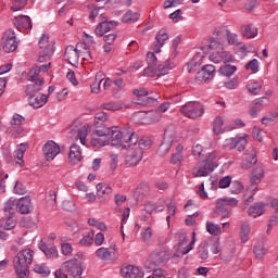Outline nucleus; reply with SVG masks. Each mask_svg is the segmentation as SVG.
Returning <instances> with one entry per match:
<instances>
[{
    "mask_svg": "<svg viewBox=\"0 0 278 278\" xmlns=\"http://www.w3.org/2000/svg\"><path fill=\"white\" fill-rule=\"evenodd\" d=\"M166 40H168V31H166V28H162L155 36V42L153 45L155 53H162V47L166 45Z\"/></svg>",
    "mask_w": 278,
    "mask_h": 278,
    "instance_id": "b1692460",
    "label": "nucleus"
},
{
    "mask_svg": "<svg viewBox=\"0 0 278 278\" xmlns=\"http://www.w3.org/2000/svg\"><path fill=\"white\" fill-rule=\"evenodd\" d=\"M214 36H217L218 38H226L228 45H236V42H238V35L231 33L227 26L216 27Z\"/></svg>",
    "mask_w": 278,
    "mask_h": 278,
    "instance_id": "dca6fc26",
    "label": "nucleus"
},
{
    "mask_svg": "<svg viewBox=\"0 0 278 278\" xmlns=\"http://www.w3.org/2000/svg\"><path fill=\"white\" fill-rule=\"evenodd\" d=\"M43 154L47 162H53L55 156L60 155V146L54 141H48L43 147Z\"/></svg>",
    "mask_w": 278,
    "mask_h": 278,
    "instance_id": "a211bd4d",
    "label": "nucleus"
},
{
    "mask_svg": "<svg viewBox=\"0 0 278 278\" xmlns=\"http://www.w3.org/2000/svg\"><path fill=\"white\" fill-rule=\"evenodd\" d=\"M237 71H238V67H236V65H229V64H225L219 68V73L224 77H231V75H233V73H236Z\"/></svg>",
    "mask_w": 278,
    "mask_h": 278,
    "instance_id": "8fccbe9b",
    "label": "nucleus"
},
{
    "mask_svg": "<svg viewBox=\"0 0 278 278\" xmlns=\"http://www.w3.org/2000/svg\"><path fill=\"white\" fill-rule=\"evenodd\" d=\"M34 262V250L27 248L13 257V266L18 278L29 277V266Z\"/></svg>",
    "mask_w": 278,
    "mask_h": 278,
    "instance_id": "7ed1b4c3",
    "label": "nucleus"
},
{
    "mask_svg": "<svg viewBox=\"0 0 278 278\" xmlns=\"http://www.w3.org/2000/svg\"><path fill=\"white\" fill-rule=\"evenodd\" d=\"M137 194H141L142 197H149L150 192H151V187H149V184L147 182H141L137 190H136Z\"/></svg>",
    "mask_w": 278,
    "mask_h": 278,
    "instance_id": "4d7b16f0",
    "label": "nucleus"
},
{
    "mask_svg": "<svg viewBox=\"0 0 278 278\" xmlns=\"http://www.w3.org/2000/svg\"><path fill=\"white\" fill-rule=\"evenodd\" d=\"M109 136L110 128L108 126H99V123H96V128L91 131V146L97 149L106 147V144H110Z\"/></svg>",
    "mask_w": 278,
    "mask_h": 278,
    "instance_id": "39448f33",
    "label": "nucleus"
},
{
    "mask_svg": "<svg viewBox=\"0 0 278 278\" xmlns=\"http://www.w3.org/2000/svg\"><path fill=\"white\" fill-rule=\"evenodd\" d=\"M42 86H45V80L30 81L26 86L25 92L27 97L38 94L42 90Z\"/></svg>",
    "mask_w": 278,
    "mask_h": 278,
    "instance_id": "7c9ffc66",
    "label": "nucleus"
},
{
    "mask_svg": "<svg viewBox=\"0 0 278 278\" xmlns=\"http://www.w3.org/2000/svg\"><path fill=\"white\" fill-rule=\"evenodd\" d=\"M97 194L101 201H108L112 194V187L105 182H99L97 185Z\"/></svg>",
    "mask_w": 278,
    "mask_h": 278,
    "instance_id": "cd10ccee",
    "label": "nucleus"
},
{
    "mask_svg": "<svg viewBox=\"0 0 278 278\" xmlns=\"http://www.w3.org/2000/svg\"><path fill=\"white\" fill-rule=\"evenodd\" d=\"M121 275L124 278H142L144 277V271L140 267L129 265L121 270Z\"/></svg>",
    "mask_w": 278,
    "mask_h": 278,
    "instance_id": "393cba45",
    "label": "nucleus"
},
{
    "mask_svg": "<svg viewBox=\"0 0 278 278\" xmlns=\"http://www.w3.org/2000/svg\"><path fill=\"white\" fill-rule=\"evenodd\" d=\"M249 216L252 218H257V216H262L264 214V205L262 204H254L249 207L248 210Z\"/></svg>",
    "mask_w": 278,
    "mask_h": 278,
    "instance_id": "58836bf2",
    "label": "nucleus"
},
{
    "mask_svg": "<svg viewBox=\"0 0 278 278\" xmlns=\"http://www.w3.org/2000/svg\"><path fill=\"white\" fill-rule=\"evenodd\" d=\"M128 154L126 155V165L128 167H134V166H138L140 164V162H142V157L144 155V152H142L141 149L135 148L134 146H131L130 148H128Z\"/></svg>",
    "mask_w": 278,
    "mask_h": 278,
    "instance_id": "f8f14e48",
    "label": "nucleus"
},
{
    "mask_svg": "<svg viewBox=\"0 0 278 278\" xmlns=\"http://www.w3.org/2000/svg\"><path fill=\"white\" fill-rule=\"evenodd\" d=\"M140 18V13L131 10L127 11L122 17L123 23H136Z\"/></svg>",
    "mask_w": 278,
    "mask_h": 278,
    "instance_id": "79ce46f5",
    "label": "nucleus"
},
{
    "mask_svg": "<svg viewBox=\"0 0 278 278\" xmlns=\"http://www.w3.org/2000/svg\"><path fill=\"white\" fill-rule=\"evenodd\" d=\"M16 212L20 214H31L34 206L31 205V199L29 197H23L16 202Z\"/></svg>",
    "mask_w": 278,
    "mask_h": 278,
    "instance_id": "412c9836",
    "label": "nucleus"
},
{
    "mask_svg": "<svg viewBox=\"0 0 278 278\" xmlns=\"http://www.w3.org/2000/svg\"><path fill=\"white\" fill-rule=\"evenodd\" d=\"M40 75V70H38V66H34L28 72V81H42V78L38 77Z\"/></svg>",
    "mask_w": 278,
    "mask_h": 278,
    "instance_id": "5fc2aeb1",
    "label": "nucleus"
},
{
    "mask_svg": "<svg viewBox=\"0 0 278 278\" xmlns=\"http://www.w3.org/2000/svg\"><path fill=\"white\" fill-rule=\"evenodd\" d=\"M0 227L7 231L14 229V227H16L15 216L13 214L4 213V216L0 218Z\"/></svg>",
    "mask_w": 278,
    "mask_h": 278,
    "instance_id": "bb28decb",
    "label": "nucleus"
},
{
    "mask_svg": "<svg viewBox=\"0 0 278 278\" xmlns=\"http://www.w3.org/2000/svg\"><path fill=\"white\" fill-rule=\"evenodd\" d=\"M247 71H252L253 73H257L260 71V61L257 59H253L245 65Z\"/></svg>",
    "mask_w": 278,
    "mask_h": 278,
    "instance_id": "0e129e2a",
    "label": "nucleus"
},
{
    "mask_svg": "<svg viewBox=\"0 0 278 278\" xmlns=\"http://www.w3.org/2000/svg\"><path fill=\"white\" fill-rule=\"evenodd\" d=\"M61 270L65 273L70 278H81L84 268H81V263L77 258H72L62 263Z\"/></svg>",
    "mask_w": 278,
    "mask_h": 278,
    "instance_id": "6e6552de",
    "label": "nucleus"
},
{
    "mask_svg": "<svg viewBox=\"0 0 278 278\" xmlns=\"http://www.w3.org/2000/svg\"><path fill=\"white\" fill-rule=\"evenodd\" d=\"M242 31L245 38H255L257 36V28L252 26H244Z\"/></svg>",
    "mask_w": 278,
    "mask_h": 278,
    "instance_id": "052dcab7",
    "label": "nucleus"
},
{
    "mask_svg": "<svg viewBox=\"0 0 278 278\" xmlns=\"http://www.w3.org/2000/svg\"><path fill=\"white\" fill-rule=\"evenodd\" d=\"M232 147L233 149H237V151H244V149H247V139H232Z\"/></svg>",
    "mask_w": 278,
    "mask_h": 278,
    "instance_id": "13d9d810",
    "label": "nucleus"
},
{
    "mask_svg": "<svg viewBox=\"0 0 278 278\" xmlns=\"http://www.w3.org/2000/svg\"><path fill=\"white\" fill-rule=\"evenodd\" d=\"M249 233H251V226L249 225V223H243L240 230V238L243 244H245V242H249Z\"/></svg>",
    "mask_w": 278,
    "mask_h": 278,
    "instance_id": "c03bdc74",
    "label": "nucleus"
},
{
    "mask_svg": "<svg viewBox=\"0 0 278 278\" xmlns=\"http://www.w3.org/2000/svg\"><path fill=\"white\" fill-rule=\"evenodd\" d=\"M216 157V151H213L204 161L198 163L192 169L193 177H207V175L214 173V169L218 168L219 165Z\"/></svg>",
    "mask_w": 278,
    "mask_h": 278,
    "instance_id": "20e7f679",
    "label": "nucleus"
},
{
    "mask_svg": "<svg viewBox=\"0 0 278 278\" xmlns=\"http://www.w3.org/2000/svg\"><path fill=\"white\" fill-rule=\"evenodd\" d=\"M170 147H173V143L166 141L163 139L162 143L160 144L159 149L156 150V153L160 157H164L170 151Z\"/></svg>",
    "mask_w": 278,
    "mask_h": 278,
    "instance_id": "de8ad7c7",
    "label": "nucleus"
},
{
    "mask_svg": "<svg viewBox=\"0 0 278 278\" xmlns=\"http://www.w3.org/2000/svg\"><path fill=\"white\" fill-rule=\"evenodd\" d=\"M39 249L40 251H42V253H45L48 260H58V257L60 256V253L58 252V248L55 247L48 248L47 244L41 243L39 245Z\"/></svg>",
    "mask_w": 278,
    "mask_h": 278,
    "instance_id": "473e14b6",
    "label": "nucleus"
},
{
    "mask_svg": "<svg viewBox=\"0 0 278 278\" xmlns=\"http://www.w3.org/2000/svg\"><path fill=\"white\" fill-rule=\"evenodd\" d=\"M168 103H163L160 105L157 111H152L150 113V116H154L153 121L154 123H157V121H160V118H162V113L167 112L168 111Z\"/></svg>",
    "mask_w": 278,
    "mask_h": 278,
    "instance_id": "09e8293b",
    "label": "nucleus"
},
{
    "mask_svg": "<svg viewBox=\"0 0 278 278\" xmlns=\"http://www.w3.org/2000/svg\"><path fill=\"white\" fill-rule=\"evenodd\" d=\"M249 92L251 94H258L260 92H262V85H260L257 81L252 80L251 83L248 84L247 86Z\"/></svg>",
    "mask_w": 278,
    "mask_h": 278,
    "instance_id": "864d4df0",
    "label": "nucleus"
},
{
    "mask_svg": "<svg viewBox=\"0 0 278 278\" xmlns=\"http://www.w3.org/2000/svg\"><path fill=\"white\" fill-rule=\"evenodd\" d=\"M180 138L181 137L179 136V132H177V127H175V125H168L165 128L163 140H165L166 142L173 144L175 142H179Z\"/></svg>",
    "mask_w": 278,
    "mask_h": 278,
    "instance_id": "a878e982",
    "label": "nucleus"
},
{
    "mask_svg": "<svg viewBox=\"0 0 278 278\" xmlns=\"http://www.w3.org/2000/svg\"><path fill=\"white\" fill-rule=\"evenodd\" d=\"M13 25L18 31H29L33 27L31 18L27 15H20L13 18Z\"/></svg>",
    "mask_w": 278,
    "mask_h": 278,
    "instance_id": "6ab92c4d",
    "label": "nucleus"
},
{
    "mask_svg": "<svg viewBox=\"0 0 278 278\" xmlns=\"http://www.w3.org/2000/svg\"><path fill=\"white\" fill-rule=\"evenodd\" d=\"M180 112L184 116H187V118H192L195 121V118H201L203 114H205V109L203 108V104L200 102H187L185 105L180 108Z\"/></svg>",
    "mask_w": 278,
    "mask_h": 278,
    "instance_id": "0eeeda50",
    "label": "nucleus"
},
{
    "mask_svg": "<svg viewBox=\"0 0 278 278\" xmlns=\"http://www.w3.org/2000/svg\"><path fill=\"white\" fill-rule=\"evenodd\" d=\"M96 255L99 257V260H109V257L112 255V252L108 248H99L96 251Z\"/></svg>",
    "mask_w": 278,
    "mask_h": 278,
    "instance_id": "bf43d9fd",
    "label": "nucleus"
},
{
    "mask_svg": "<svg viewBox=\"0 0 278 278\" xmlns=\"http://www.w3.org/2000/svg\"><path fill=\"white\" fill-rule=\"evenodd\" d=\"M222 38L223 37L212 38L210 40L208 48L211 49V51H216V49H218V51L225 50V42L220 41Z\"/></svg>",
    "mask_w": 278,
    "mask_h": 278,
    "instance_id": "a19ab883",
    "label": "nucleus"
},
{
    "mask_svg": "<svg viewBox=\"0 0 278 278\" xmlns=\"http://www.w3.org/2000/svg\"><path fill=\"white\" fill-rule=\"evenodd\" d=\"M16 199H10L5 204H4V214H12L14 216V211L16 210Z\"/></svg>",
    "mask_w": 278,
    "mask_h": 278,
    "instance_id": "603ef678",
    "label": "nucleus"
},
{
    "mask_svg": "<svg viewBox=\"0 0 278 278\" xmlns=\"http://www.w3.org/2000/svg\"><path fill=\"white\" fill-rule=\"evenodd\" d=\"M49 101V96L38 93V94H33L28 96V104L30 108H34L35 110H38L42 108V105H46V103Z\"/></svg>",
    "mask_w": 278,
    "mask_h": 278,
    "instance_id": "5701e85b",
    "label": "nucleus"
},
{
    "mask_svg": "<svg viewBox=\"0 0 278 278\" xmlns=\"http://www.w3.org/2000/svg\"><path fill=\"white\" fill-rule=\"evenodd\" d=\"M190 239H188V235L182 232L179 235V253H181V255H188V253H190L192 251V249H194V242L197 241V238H195V233L192 232V240L190 241V243L188 244ZM186 244H188L186 247ZM181 247H186V248H181Z\"/></svg>",
    "mask_w": 278,
    "mask_h": 278,
    "instance_id": "2eb2a0df",
    "label": "nucleus"
},
{
    "mask_svg": "<svg viewBox=\"0 0 278 278\" xmlns=\"http://www.w3.org/2000/svg\"><path fill=\"white\" fill-rule=\"evenodd\" d=\"M223 125H225V122L220 116L215 117L213 122V131L216 136H219V134H223Z\"/></svg>",
    "mask_w": 278,
    "mask_h": 278,
    "instance_id": "3c124183",
    "label": "nucleus"
},
{
    "mask_svg": "<svg viewBox=\"0 0 278 278\" xmlns=\"http://www.w3.org/2000/svg\"><path fill=\"white\" fill-rule=\"evenodd\" d=\"M268 105V99L266 97H263L260 101H256L254 106L250 110V115L252 118L257 117V112H260V108L262 105Z\"/></svg>",
    "mask_w": 278,
    "mask_h": 278,
    "instance_id": "ea45409f",
    "label": "nucleus"
},
{
    "mask_svg": "<svg viewBox=\"0 0 278 278\" xmlns=\"http://www.w3.org/2000/svg\"><path fill=\"white\" fill-rule=\"evenodd\" d=\"M198 256L200 260H207L210 257V243L204 241L199 244Z\"/></svg>",
    "mask_w": 278,
    "mask_h": 278,
    "instance_id": "f704fd0d",
    "label": "nucleus"
},
{
    "mask_svg": "<svg viewBox=\"0 0 278 278\" xmlns=\"http://www.w3.org/2000/svg\"><path fill=\"white\" fill-rule=\"evenodd\" d=\"M116 25L117 23L114 21L108 22L106 17L102 18V22L98 24V26L94 29V34L96 36H103V33H101V27H103V29H106V31H112V29H116Z\"/></svg>",
    "mask_w": 278,
    "mask_h": 278,
    "instance_id": "c756f323",
    "label": "nucleus"
},
{
    "mask_svg": "<svg viewBox=\"0 0 278 278\" xmlns=\"http://www.w3.org/2000/svg\"><path fill=\"white\" fill-rule=\"evenodd\" d=\"M208 60L211 62H214V64H220V62H224V64H227V62H231L232 56H231V53L225 50H217L208 56Z\"/></svg>",
    "mask_w": 278,
    "mask_h": 278,
    "instance_id": "aec40b11",
    "label": "nucleus"
},
{
    "mask_svg": "<svg viewBox=\"0 0 278 278\" xmlns=\"http://www.w3.org/2000/svg\"><path fill=\"white\" fill-rule=\"evenodd\" d=\"M277 116H278V111L269 113L265 117L262 118V124L268 125L269 123H273V121H275V118H277Z\"/></svg>",
    "mask_w": 278,
    "mask_h": 278,
    "instance_id": "338daca9",
    "label": "nucleus"
},
{
    "mask_svg": "<svg viewBox=\"0 0 278 278\" xmlns=\"http://www.w3.org/2000/svg\"><path fill=\"white\" fill-rule=\"evenodd\" d=\"M13 192L14 194H25V192H27V188H25L22 182L15 181Z\"/></svg>",
    "mask_w": 278,
    "mask_h": 278,
    "instance_id": "774afa93",
    "label": "nucleus"
},
{
    "mask_svg": "<svg viewBox=\"0 0 278 278\" xmlns=\"http://www.w3.org/2000/svg\"><path fill=\"white\" fill-rule=\"evenodd\" d=\"M25 117L21 116L20 114H14L11 118V127H13V129H17V134H23V128H21V125H23Z\"/></svg>",
    "mask_w": 278,
    "mask_h": 278,
    "instance_id": "c9c22d12",
    "label": "nucleus"
},
{
    "mask_svg": "<svg viewBox=\"0 0 278 278\" xmlns=\"http://www.w3.org/2000/svg\"><path fill=\"white\" fill-rule=\"evenodd\" d=\"M153 144V140L149 137H141L138 139L137 137V142L130 143V147H135L136 149H140L142 153H144V149H151Z\"/></svg>",
    "mask_w": 278,
    "mask_h": 278,
    "instance_id": "2f4dec72",
    "label": "nucleus"
},
{
    "mask_svg": "<svg viewBox=\"0 0 278 278\" xmlns=\"http://www.w3.org/2000/svg\"><path fill=\"white\" fill-rule=\"evenodd\" d=\"M94 244V230L89 231L79 240L80 247H92Z\"/></svg>",
    "mask_w": 278,
    "mask_h": 278,
    "instance_id": "4c0bfd02",
    "label": "nucleus"
},
{
    "mask_svg": "<svg viewBox=\"0 0 278 278\" xmlns=\"http://www.w3.org/2000/svg\"><path fill=\"white\" fill-rule=\"evenodd\" d=\"M214 75H216V67L212 64H206L201 67V71L197 72L194 81L198 85L207 84V81L214 79Z\"/></svg>",
    "mask_w": 278,
    "mask_h": 278,
    "instance_id": "9d476101",
    "label": "nucleus"
},
{
    "mask_svg": "<svg viewBox=\"0 0 278 278\" xmlns=\"http://www.w3.org/2000/svg\"><path fill=\"white\" fill-rule=\"evenodd\" d=\"M206 231L211 236H220L223 233L220 226L218 224H214L212 222H206Z\"/></svg>",
    "mask_w": 278,
    "mask_h": 278,
    "instance_id": "49530a36",
    "label": "nucleus"
},
{
    "mask_svg": "<svg viewBox=\"0 0 278 278\" xmlns=\"http://www.w3.org/2000/svg\"><path fill=\"white\" fill-rule=\"evenodd\" d=\"M168 260H170V253L167 250H160L151 254L150 264L153 266H164Z\"/></svg>",
    "mask_w": 278,
    "mask_h": 278,
    "instance_id": "f3484780",
    "label": "nucleus"
},
{
    "mask_svg": "<svg viewBox=\"0 0 278 278\" xmlns=\"http://www.w3.org/2000/svg\"><path fill=\"white\" fill-rule=\"evenodd\" d=\"M253 253L257 260H264L266 255V247L264 244H257L254 247Z\"/></svg>",
    "mask_w": 278,
    "mask_h": 278,
    "instance_id": "6e6d98bb",
    "label": "nucleus"
},
{
    "mask_svg": "<svg viewBox=\"0 0 278 278\" xmlns=\"http://www.w3.org/2000/svg\"><path fill=\"white\" fill-rule=\"evenodd\" d=\"M81 49H86V43H77L76 47L68 46L65 49L64 60H66V62H68L70 64H77V62H79Z\"/></svg>",
    "mask_w": 278,
    "mask_h": 278,
    "instance_id": "9b49d317",
    "label": "nucleus"
},
{
    "mask_svg": "<svg viewBox=\"0 0 278 278\" xmlns=\"http://www.w3.org/2000/svg\"><path fill=\"white\" fill-rule=\"evenodd\" d=\"M61 251L63 255L71 257L73 255V245L71 243H63L61 244Z\"/></svg>",
    "mask_w": 278,
    "mask_h": 278,
    "instance_id": "69168bd1",
    "label": "nucleus"
},
{
    "mask_svg": "<svg viewBox=\"0 0 278 278\" xmlns=\"http://www.w3.org/2000/svg\"><path fill=\"white\" fill-rule=\"evenodd\" d=\"M255 164H257V152H255V148H250L243 154L241 168H243V170H249V168H253Z\"/></svg>",
    "mask_w": 278,
    "mask_h": 278,
    "instance_id": "ddd939ff",
    "label": "nucleus"
},
{
    "mask_svg": "<svg viewBox=\"0 0 278 278\" xmlns=\"http://www.w3.org/2000/svg\"><path fill=\"white\" fill-rule=\"evenodd\" d=\"M141 238L143 242H149L153 238V229L151 227L143 228L141 231Z\"/></svg>",
    "mask_w": 278,
    "mask_h": 278,
    "instance_id": "e2e57ef3",
    "label": "nucleus"
},
{
    "mask_svg": "<svg viewBox=\"0 0 278 278\" xmlns=\"http://www.w3.org/2000/svg\"><path fill=\"white\" fill-rule=\"evenodd\" d=\"M147 214H152L153 212L160 213L164 212V206L162 204L147 202L143 207Z\"/></svg>",
    "mask_w": 278,
    "mask_h": 278,
    "instance_id": "e433bc0d",
    "label": "nucleus"
},
{
    "mask_svg": "<svg viewBox=\"0 0 278 278\" xmlns=\"http://www.w3.org/2000/svg\"><path fill=\"white\" fill-rule=\"evenodd\" d=\"M53 53H55V43L53 41L50 42L47 35H42L39 40L38 62L42 63L51 60Z\"/></svg>",
    "mask_w": 278,
    "mask_h": 278,
    "instance_id": "423d86ee",
    "label": "nucleus"
},
{
    "mask_svg": "<svg viewBox=\"0 0 278 278\" xmlns=\"http://www.w3.org/2000/svg\"><path fill=\"white\" fill-rule=\"evenodd\" d=\"M147 64L148 66L143 70L147 77H164L168 75V71L175 68V63H172L170 59L157 65V56L154 52L147 53Z\"/></svg>",
    "mask_w": 278,
    "mask_h": 278,
    "instance_id": "f257e3e1",
    "label": "nucleus"
},
{
    "mask_svg": "<svg viewBox=\"0 0 278 278\" xmlns=\"http://www.w3.org/2000/svg\"><path fill=\"white\" fill-rule=\"evenodd\" d=\"M68 157H70L71 164H78V162H81V159H83L81 148L78 144L73 143L70 147Z\"/></svg>",
    "mask_w": 278,
    "mask_h": 278,
    "instance_id": "c85d7f7f",
    "label": "nucleus"
},
{
    "mask_svg": "<svg viewBox=\"0 0 278 278\" xmlns=\"http://www.w3.org/2000/svg\"><path fill=\"white\" fill-rule=\"evenodd\" d=\"M88 137V125H85L83 128L78 129L77 138H79L80 143L86 146V138Z\"/></svg>",
    "mask_w": 278,
    "mask_h": 278,
    "instance_id": "680f3d73",
    "label": "nucleus"
},
{
    "mask_svg": "<svg viewBox=\"0 0 278 278\" xmlns=\"http://www.w3.org/2000/svg\"><path fill=\"white\" fill-rule=\"evenodd\" d=\"M215 212L224 218H231V208L225 203L223 198L215 201Z\"/></svg>",
    "mask_w": 278,
    "mask_h": 278,
    "instance_id": "4be33fe9",
    "label": "nucleus"
},
{
    "mask_svg": "<svg viewBox=\"0 0 278 278\" xmlns=\"http://www.w3.org/2000/svg\"><path fill=\"white\" fill-rule=\"evenodd\" d=\"M132 94H135V97H138L137 105H153V103L157 101V98L148 97L149 91L146 88L135 89L132 91Z\"/></svg>",
    "mask_w": 278,
    "mask_h": 278,
    "instance_id": "4468645a",
    "label": "nucleus"
},
{
    "mask_svg": "<svg viewBox=\"0 0 278 278\" xmlns=\"http://www.w3.org/2000/svg\"><path fill=\"white\" fill-rule=\"evenodd\" d=\"M109 129V144L112 147H122V149H129L131 144L138 142V135L136 132H123L117 126L108 127Z\"/></svg>",
    "mask_w": 278,
    "mask_h": 278,
    "instance_id": "f03ea898",
    "label": "nucleus"
},
{
    "mask_svg": "<svg viewBox=\"0 0 278 278\" xmlns=\"http://www.w3.org/2000/svg\"><path fill=\"white\" fill-rule=\"evenodd\" d=\"M264 177V168L256 167L252 172V190H255L257 188V184L262 180Z\"/></svg>",
    "mask_w": 278,
    "mask_h": 278,
    "instance_id": "72a5a7b5",
    "label": "nucleus"
},
{
    "mask_svg": "<svg viewBox=\"0 0 278 278\" xmlns=\"http://www.w3.org/2000/svg\"><path fill=\"white\" fill-rule=\"evenodd\" d=\"M182 152H184V146L178 144L176 147V153L172 154L170 163L181 164V160H184V155L181 154Z\"/></svg>",
    "mask_w": 278,
    "mask_h": 278,
    "instance_id": "37998d69",
    "label": "nucleus"
},
{
    "mask_svg": "<svg viewBox=\"0 0 278 278\" xmlns=\"http://www.w3.org/2000/svg\"><path fill=\"white\" fill-rule=\"evenodd\" d=\"M33 270L37 273V275H41V277H49V275H51V270H49V267H47L45 263L35 265Z\"/></svg>",
    "mask_w": 278,
    "mask_h": 278,
    "instance_id": "a18cd8bd",
    "label": "nucleus"
},
{
    "mask_svg": "<svg viewBox=\"0 0 278 278\" xmlns=\"http://www.w3.org/2000/svg\"><path fill=\"white\" fill-rule=\"evenodd\" d=\"M2 48L5 53H12L15 49H18V40L14 29L9 28L2 34Z\"/></svg>",
    "mask_w": 278,
    "mask_h": 278,
    "instance_id": "1a4fd4ad",
    "label": "nucleus"
}]
</instances>
